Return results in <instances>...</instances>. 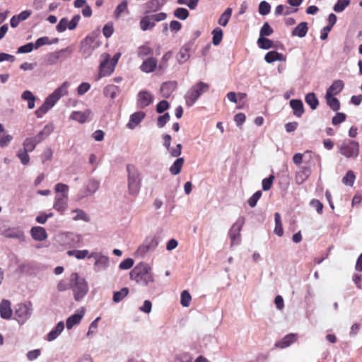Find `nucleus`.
Wrapping results in <instances>:
<instances>
[{
	"label": "nucleus",
	"instance_id": "nucleus-1",
	"mask_svg": "<svg viewBox=\"0 0 362 362\" xmlns=\"http://www.w3.org/2000/svg\"><path fill=\"white\" fill-rule=\"evenodd\" d=\"M130 279L137 284L147 286L154 281L151 267L145 262H140L131 272Z\"/></svg>",
	"mask_w": 362,
	"mask_h": 362
},
{
	"label": "nucleus",
	"instance_id": "nucleus-2",
	"mask_svg": "<svg viewBox=\"0 0 362 362\" xmlns=\"http://www.w3.org/2000/svg\"><path fill=\"white\" fill-rule=\"evenodd\" d=\"M70 281L72 283L71 288L76 301H80L88 291V286L86 279L79 276L78 274L74 272L70 275Z\"/></svg>",
	"mask_w": 362,
	"mask_h": 362
},
{
	"label": "nucleus",
	"instance_id": "nucleus-3",
	"mask_svg": "<svg viewBox=\"0 0 362 362\" xmlns=\"http://www.w3.org/2000/svg\"><path fill=\"white\" fill-rule=\"evenodd\" d=\"M128 189L129 193L133 196L136 195L140 190L141 177L138 169L133 165H127Z\"/></svg>",
	"mask_w": 362,
	"mask_h": 362
},
{
	"label": "nucleus",
	"instance_id": "nucleus-4",
	"mask_svg": "<svg viewBox=\"0 0 362 362\" xmlns=\"http://www.w3.org/2000/svg\"><path fill=\"white\" fill-rule=\"evenodd\" d=\"M209 86L204 82H199L194 85L186 93L185 98L188 107L192 106L201 95L209 90Z\"/></svg>",
	"mask_w": 362,
	"mask_h": 362
},
{
	"label": "nucleus",
	"instance_id": "nucleus-5",
	"mask_svg": "<svg viewBox=\"0 0 362 362\" xmlns=\"http://www.w3.org/2000/svg\"><path fill=\"white\" fill-rule=\"evenodd\" d=\"M166 18L167 14L164 12L145 16L140 20V28L143 31L151 30L155 27L156 22L163 21Z\"/></svg>",
	"mask_w": 362,
	"mask_h": 362
},
{
	"label": "nucleus",
	"instance_id": "nucleus-6",
	"mask_svg": "<svg viewBox=\"0 0 362 362\" xmlns=\"http://www.w3.org/2000/svg\"><path fill=\"white\" fill-rule=\"evenodd\" d=\"M339 153L347 158H356L359 154V144L357 141H344L339 147Z\"/></svg>",
	"mask_w": 362,
	"mask_h": 362
},
{
	"label": "nucleus",
	"instance_id": "nucleus-7",
	"mask_svg": "<svg viewBox=\"0 0 362 362\" xmlns=\"http://www.w3.org/2000/svg\"><path fill=\"white\" fill-rule=\"evenodd\" d=\"M121 57L119 52L116 53L111 61H110V56L107 54L103 62L100 65V77H103L110 75L115 70V67Z\"/></svg>",
	"mask_w": 362,
	"mask_h": 362
},
{
	"label": "nucleus",
	"instance_id": "nucleus-8",
	"mask_svg": "<svg viewBox=\"0 0 362 362\" xmlns=\"http://www.w3.org/2000/svg\"><path fill=\"white\" fill-rule=\"evenodd\" d=\"M31 315V309L25 304H20L15 310V319L20 325L24 324Z\"/></svg>",
	"mask_w": 362,
	"mask_h": 362
},
{
	"label": "nucleus",
	"instance_id": "nucleus-9",
	"mask_svg": "<svg viewBox=\"0 0 362 362\" xmlns=\"http://www.w3.org/2000/svg\"><path fill=\"white\" fill-rule=\"evenodd\" d=\"M158 245V241L154 237L147 238L142 245L136 250V253L140 256H144L146 253L155 250Z\"/></svg>",
	"mask_w": 362,
	"mask_h": 362
},
{
	"label": "nucleus",
	"instance_id": "nucleus-10",
	"mask_svg": "<svg viewBox=\"0 0 362 362\" xmlns=\"http://www.w3.org/2000/svg\"><path fill=\"white\" fill-rule=\"evenodd\" d=\"M298 339V334L290 333L284 336L280 341H276L274 346L278 349H284L297 341Z\"/></svg>",
	"mask_w": 362,
	"mask_h": 362
},
{
	"label": "nucleus",
	"instance_id": "nucleus-11",
	"mask_svg": "<svg viewBox=\"0 0 362 362\" xmlns=\"http://www.w3.org/2000/svg\"><path fill=\"white\" fill-rule=\"evenodd\" d=\"M69 87V82L65 81L47 98L55 104L62 97L68 94Z\"/></svg>",
	"mask_w": 362,
	"mask_h": 362
},
{
	"label": "nucleus",
	"instance_id": "nucleus-12",
	"mask_svg": "<svg viewBox=\"0 0 362 362\" xmlns=\"http://www.w3.org/2000/svg\"><path fill=\"white\" fill-rule=\"evenodd\" d=\"M157 68H158V61L153 57L145 59L139 66L142 72L147 74L153 72Z\"/></svg>",
	"mask_w": 362,
	"mask_h": 362
},
{
	"label": "nucleus",
	"instance_id": "nucleus-13",
	"mask_svg": "<svg viewBox=\"0 0 362 362\" xmlns=\"http://www.w3.org/2000/svg\"><path fill=\"white\" fill-rule=\"evenodd\" d=\"M13 315L11 303L7 299H3L0 302V316L2 319L10 320Z\"/></svg>",
	"mask_w": 362,
	"mask_h": 362
},
{
	"label": "nucleus",
	"instance_id": "nucleus-14",
	"mask_svg": "<svg viewBox=\"0 0 362 362\" xmlns=\"http://www.w3.org/2000/svg\"><path fill=\"white\" fill-rule=\"evenodd\" d=\"M68 194H57L53 207L55 210L62 213L67 207Z\"/></svg>",
	"mask_w": 362,
	"mask_h": 362
},
{
	"label": "nucleus",
	"instance_id": "nucleus-15",
	"mask_svg": "<svg viewBox=\"0 0 362 362\" xmlns=\"http://www.w3.org/2000/svg\"><path fill=\"white\" fill-rule=\"evenodd\" d=\"M153 97L148 91H140L138 94L137 104L140 108L148 106L153 102Z\"/></svg>",
	"mask_w": 362,
	"mask_h": 362
},
{
	"label": "nucleus",
	"instance_id": "nucleus-16",
	"mask_svg": "<svg viewBox=\"0 0 362 362\" xmlns=\"http://www.w3.org/2000/svg\"><path fill=\"white\" fill-rule=\"evenodd\" d=\"M92 112L89 109H87L83 112L74 111L70 115V119L83 124L88 120Z\"/></svg>",
	"mask_w": 362,
	"mask_h": 362
},
{
	"label": "nucleus",
	"instance_id": "nucleus-17",
	"mask_svg": "<svg viewBox=\"0 0 362 362\" xmlns=\"http://www.w3.org/2000/svg\"><path fill=\"white\" fill-rule=\"evenodd\" d=\"M33 238L37 241H42L47 239V234L45 229L40 226H35L30 230Z\"/></svg>",
	"mask_w": 362,
	"mask_h": 362
},
{
	"label": "nucleus",
	"instance_id": "nucleus-18",
	"mask_svg": "<svg viewBox=\"0 0 362 362\" xmlns=\"http://www.w3.org/2000/svg\"><path fill=\"white\" fill-rule=\"evenodd\" d=\"M146 114L144 112H136L130 116V119L127 126L129 129H134L145 117Z\"/></svg>",
	"mask_w": 362,
	"mask_h": 362
},
{
	"label": "nucleus",
	"instance_id": "nucleus-19",
	"mask_svg": "<svg viewBox=\"0 0 362 362\" xmlns=\"http://www.w3.org/2000/svg\"><path fill=\"white\" fill-rule=\"evenodd\" d=\"M241 227V225L235 223L232 226L231 228L230 229L229 237L231 240L232 245L239 243Z\"/></svg>",
	"mask_w": 362,
	"mask_h": 362
},
{
	"label": "nucleus",
	"instance_id": "nucleus-20",
	"mask_svg": "<svg viewBox=\"0 0 362 362\" xmlns=\"http://www.w3.org/2000/svg\"><path fill=\"white\" fill-rule=\"evenodd\" d=\"M290 106L293 109V115L298 117H300L304 113V107L300 100L293 99L290 100Z\"/></svg>",
	"mask_w": 362,
	"mask_h": 362
},
{
	"label": "nucleus",
	"instance_id": "nucleus-21",
	"mask_svg": "<svg viewBox=\"0 0 362 362\" xmlns=\"http://www.w3.org/2000/svg\"><path fill=\"white\" fill-rule=\"evenodd\" d=\"M344 84L341 80L334 81L327 90L326 94L334 95H338L344 88Z\"/></svg>",
	"mask_w": 362,
	"mask_h": 362
},
{
	"label": "nucleus",
	"instance_id": "nucleus-22",
	"mask_svg": "<svg viewBox=\"0 0 362 362\" xmlns=\"http://www.w3.org/2000/svg\"><path fill=\"white\" fill-rule=\"evenodd\" d=\"M55 104L47 98L44 103L35 110V114L37 117H42L47 111L52 108Z\"/></svg>",
	"mask_w": 362,
	"mask_h": 362
},
{
	"label": "nucleus",
	"instance_id": "nucleus-23",
	"mask_svg": "<svg viewBox=\"0 0 362 362\" xmlns=\"http://www.w3.org/2000/svg\"><path fill=\"white\" fill-rule=\"evenodd\" d=\"M42 141L37 136L33 137L27 138L23 141V149L27 151L28 152L33 151L36 145L41 142Z\"/></svg>",
	"mask_w": 362,
	"mask_h": 362
},
{
	"label": "nucleus",
	"instance_id": "nucleus-24",
	"mask_svg": "<svg viewBox=\"0 0 362 362\" xmlns=\"http://www.w3.org/2000/svg\"><path fill=\"white\" fill-rule=\"evenodd\" d=\"M308 30V24L305 22L300 23L292 31V35L303 37Z\"/></svg>",
	"mask_w": 362,
	"mask_h": 362
},
{
	"label": "nucleus",
	"instance_id": "nucleus-25",
	"mask_svg": "<svg viewBox=\"0 0 362 362\" xmlns=\"http://www.w3.org/2000/svg\"><path fill=\"white\" fill-rule=\"evenodd\" d=\"M176 88V83L165 82L160 87V92L163 97L168 98Z\"/></svg>",
	"mask_w": 362,
	"mask_h": 362
},
{
	"label": "nucleus",
	"instance_id": "nucleus-26",
	"mask_svg": "<svg viewBox=\"0 0 362 362\" xmlns=\"http://www.w3.org/2000/svg\"><path fill=\"white\" fill-rule=\"evenodd\" d=\"M184 163H185L184 158H177L175 160V162L173 163V164L169 168V170H170V173L173 175H178L180 173L181 170H182V166L184 165Z\"/></svg>",
	"mask_w": 362,
	"mask_h": 362
},
{
	"label": "nucleus",
	"instance_id": "nucleus-27",
	"mask_svg": "<svg viewBox=\"0 0 362 362\" xmlns=\"http://www.w3.org/2000/svg\"><path fill=\"white\" fill-rule=\"evenodd\" d=\"M64 329V322H58L56 327L48 334L47 339L49 341H53L61 334Z\"/></svg>",
	"mask_w": 362,
	"mask_h": 362
},
{
	"label": "nucleus",
	"instance_id": "nucleus-28",
	"mask_svg": "<svg viewBox=\"0 0 362 362\" xmlns=\"http://www.w3.org/2000/svg\"><path fill=\"white\" fill-rule=\"evenodd\" d=\"M83 316V311L81 314L76 313L68 317L66 320V327L71 329L74 325L78 324Z\"/></svg>",
	"mask_w": 362,
	"mask_h": 362
},
{
	"label": "nucleus",
	"instance_id": "nucleus-29",
	"mask_svg": "<svg viewBox=\"0 0 362 362\" xmlns=\"http://www.w3.org/2000/svg\"><path fill=\"white\" fill-rule=\"evenodd\" d=\"M325 99L327 101V105L333 110L338 111L340 108V103L339 100L335 98L334 95H325Z\"/></svg>",
	"mask_w": 362,
	"mask_h": 362
},
{
	"label": "nucleus",
	"instance_id": "nucleus-30",
	"mask_svg": "<svg viewBox=\"0 0 362 362\" xmlns=\"http://www.w3.org/2000/svg\"><path fill=\"white\" fill-rule=\"evenodd\" d=\"M123 13H126L127 14L129 13V11L128 9V2L127 0L122 1L117 6L114 11L115 17L116 18H119Z\"/></svg>",
	"mask_w": 362,
	"mask_h": 362
},
{
	"label": "nucleus",
	"instance_id": "nucleus-31",
	"mask_svg": "<svg viewBox=\"0 0 362 362\" xmlns=\"http://www.w3.org/2000/svg\"><path fill=\"white\" fill-rule=\"evenodd\" d=\"M153 49L148 45V43L139 47L137 50V55L140 58H144L147 56L152 55Z\"/></svg>",
	"mask_w": 362,
	"mask_h": 362
},
{
	"label": "nucleus",
	"instance_id": "nucleus-32",
	"mask_svg": "<svg viewBox=\"0 0 362 362\" xmlns=\"http://www.w3.org/2000/svg\"><path fill=\"white\" fill-rule=\"evenodd\" d=\"M21 98L23 100L28 101V107L33 109L35 107V97L30 90H25L22 95Z\"/></svg>",
	"mask_w": 362,
	"mask_h": 362
},
{
	"label": "nucleus",
	"instance_id": "nucleus-33",
	"mask_svg": "<svg viewBox=\"0 0 362 362\" xmlns=\"http://www.w3.org/2000/svg\"><path fill=\"white\" fill-rule=\"evenodd\" d=\"M305 100L312 110H315L318 106L319 101L314 93H308L305 95Z\"/></svg>",
	"mask_w": 362,
	"mask_h": 362
},
{
	"label": "nucleus",
	"instance_id": "nucleus-34",
	"mask_svg": "<svg viewBox=\"0 0 362 362\" xmlns=\"http://www.w3.org/2000/svg\"><path fill=\"white\" fill-rule=\"evenodd\" d=\"M118 92L119 88L113 84L107 85L104 88L103 91L105 96L110 98L112 99H114L116 97Z\"/></svg>",
	"mask_w": 362,
	"mask_h": 362
},
{
	"label": "nucleus",
	"instance_id": "nucleus-35",
	"mask_svg": "<svg viewBox=\"0 0 362 362\" xmlns=\"http://www.w3.org/2000/svg\"><path fill=\"white\" fill-rule=\"evenodd\" d=\"M93 257H94L93 254L88 256V258ZM95 267H101L105 268L108 266L109 259L107 257L103 256V255H95Z\"/></svg>",
	"mask_w": 362,
	"mask_h": 362
},
{
	"label": "nucleus",
	"instance_id": "nucleus-36",
	"mask_svg": "<svg viewBox=\"0 0 362 362\" xmlns=\"http://www.w3.org/2000/svg\"><path fill=\"white\" fill-rule=\"evenodd\" d=\"M275 219V228L274 233L279 237L282 236L284 234L283 226L281 223V216L279 213L276 212L274 214Z\"/></svg>",
	"mask_w": 362,
	"mask_h": 362
},
{
	"label": "nucleus",
	"instance_id": "nucleus-37",
	"mask_svg": "<svg viewBox=\"0 0 362 362\" xmlns=\"http://www.w3.org/2000/svg\"><path fill=\"white\" fill-rule=\"evenodd\" d=\"M282 59V54L276 51H271L264 56V59L267 63H272L275 61H280Z\"/></svg>",
	"mask_w": 362,
	"mask_h": 362
},
{
	"label": "nucleus",
	"instance_id": "nucleus-38",
	"mask_svg": "<svg viewBox=\"0 0 362 362\" xmlns=\"http://www.w3.org/2000/svg\"><path fill=\"white\" fill-rule=\"evenodd\" d=\"M72 213L75 214L76 215L73 217V219L74 221H79L82 220L86 222H89L90 218V217L86 214V213L81 210V209H74L72 211Z\"/></svg>",
	"mask_w": 362,
	"mask_h": 362
},
{
	"label": "nucleus",
	"instance_id": "nucleus-39",
	"mask_svg": "<svg viewBox=\"0 0 362 362\" xmlns=\"http://www.w3.org/2000/svg\"><path fill=\"white\" fill-rule=\"evenodd\" d=\"M128 288H122L120 291L114 293L112 300L115 303H119L123 300L128 295Z\"/></svg>",
	"mask_w": 362,
	"mask_h": 362
},
{
	"label": "nucleus",
	"instance_id": "nucleus-40",
	"mask_svg": "<svg viewBox=\"0 0 362 362\" xmlns=\"http://www.w3.org/2000/svg\"><path fill=\"white\" fill-rule=\"evenodd\" d=\"M213 38L212 42L214 45H218L223 38V30L217 27L214 28L212 31Z\"/></svg>",
	"mask_w": 362,
	"mask_h": 362
},
{
	"label": "nucleus",
	"instance_id": "nucleus-41",
	"mask_svg": "<svg viewBox=\"0 0 362 362\" xmlns=\"http://www.w3.org/2000/svg\"><path fill=\"white\" fill-rule=\"evenodd\" d=\"M232 9L230 8H228L220 16L218 19V24L222 26H226L231 16Z\"/></svg>",
	"mask_w": 362,
	"mask_h": 362
},
{
	"label": "nucleus",
	"instance_id": "nucleus-42",
	"mask_svg": "<svg viewBox=\"0 0 362 362\" xmlns=\"http://www.w3.org/2000/svg\"><path fill=\"white\" fill-rule=\"evenodd\" d=\"M192 300V296L190 293L185 290L181 293L180 304L183 307H189Z\"/></svg>",
	"mask_w": 362,
	"mask_h": 362
},
{
	"label": "nucleus",
	"instance_id": "nucleus-43",
	"mask_svg": "<svg viewBox=\"0 0 362 362\" xmlns=\"http://www.w3.org/2000/svg\"><path fill=\"white\" fill-rule=\"evenodd\" d=\"M69 256H74L78 259H82L86 257L88 255L87 250H69L67 252Z\"/></svg>",
	"mask_w": 362,
	"mask_h": 362
},
{
	"label": "nucleus",
	"instance_id": "nucleus-44",
	"mask_svg": "<svg viewBox=\"0 0 362 362\" xmlns=\"http://www.w3.org/2000/svg\"><path fill=\"white\" fill-rule=\"evenodd\" d=\"M257 44L259 47L264 49H268L271 48L273 45V42L264 37H261L257 40Z\"/></svg>",
	"mask_w": 362,
	"mask_h": 362
},
{
	"label": "nucleus",
	"instance_id": "nucleus-45",
	"mask_svg": "<svg viewBox=\"0 0 362 362\" xmlns=\"http://www.w3.org/2000/svg\"><path fill=\"white\" fill-rule=\"evenodd\" d=\"M171 56H172L171 52H168L163 54V56L160 59L159 64L158 65V69L164 70L165 69H166L168 67V61L170 59Z\"/></svg>",
	"mask_w": 362,
	"mask_h": 362
},
{
	"label": "nucleus",
	"instance_id": "nucleus-46",
	"mask_svg": "<svg viewBox=\"0 0 362 362\" xmlns=\"http://www.w3.org/2000/svg\"><path fill=\"white\" fill-rule=\"evenodd\" d=\"M53 131L52 125L47 124L44 127L43 129L40 131L36 136L40 139L41 141L44 140Z\"/></svg>",
	"mask_w": 362,
	"mask_h": 362
},
{
	"label": "nucleus",
	"instance_id": "nucleus-47",
	"mask_svg": "<svg viewBox=\"0 0 362 362\" xmlns=\"http://www.w3.org/2000/svg\"><path fill=\"white\" fill-rule=\"evenodd\" d=\"M355 175L352 170H349L342 179V182L348 186H352L355 180Z\"/></svg>",
	"mask_w": 362,
	"mask_h": 362
},
{
	"label": "nucleus",
	"instance_id": "nucleus-48",
	"mask_svg": "<svg viewBox=\"0 0 362 362\" xmlns=\"http://www.w3.org/2000/svg\"><path fill=\"white\" fill-rule=\"evenodd\" d=\"M174 16L180 20H185L189 16V11L185 8H177L174 11Z\"/></svg>",
	"mask_w": 362,
	"mask_h": 362
},
{
	"label": "nucleus",
	"instance_id": "nucleus-49",
	"mask_svg": "<svg viewBox=\"0 0 362 362\" xmlns=\"http://www.w3.org/2000/svg\"><path fill=\"white\" fill-rule=\"evenodd\" d=\"M18 158L21 160V162L23 165L28 164L30 161V156L28 152L24 149H21L17 153Z\"/></svg>",
	"mask_w": 362,
	"mask_h": 362
},
{
	"label": "nucleus",
	"instance_id": "nucleus-50",
	"mask_svg": "<svg viewBox=\"0 0 362 362\" xmlns=\"http://www.w3.org/2000/svg\"><path fill=\"white\" fill-rule=\"evenodd\" d=\"M271 6L270 4L266 1H261L259 5V13L262 16H266L270 13Z\"/></svg>",
	"mask_w": 362,
	"mask_h": 362
},
{
	"label": "nucleus",
	"instance_id": "nucleus-51",
	"mask_svg": "<svg viewBox=\"0 0 362 362\" xmlns=\"http://www.w3.org/2000/svg\"><path fill=\"white\" fill-rule=\"evenodd\" d=\"M349 4V0H338L333 9L335 12L339 13L343 11Z\"/></svg>",
	"mask_w": 362,
	"mask_h": 362
},
{
	"label": "nucleus",
	"instance_id": "nucleus-52",
	"mask_svg": "<svg viewBox=\"0 0 362 362\" xmlns=\"http://www.w3.org/2000/svg\"><path fill=\"white\" fill-rule=\"evenodd\" d=\"M274 178V175H270L269 177L263 179L262 182V189L264 191L270 189L272 186Z\"/></svg>",
	"mask_w": 362,
	"mask_h": 362
},
{
	"label": "nucleus",
	"instance_id": "nucleus-53",
	"mask_svg": "<svg viewBox=\"0 0 362 362\" xmlns=\"http://www.w3.org/2000/svg\"><path fill=\"white\" fill-rule=\"evenodd\" d=\"M274 30L269 25V24L267 22H265L261 30H260V36L261 37H265V36H269L273 33Z\"/></svg>",
	"mask_w": 362,
	"mask_h": 362
},
{
	"label": "nucleus",
	"instance_id": "nucleus-54",
	"mask_svg": "<svg viewBox=\"0 0 362 362\" xmlns=\"http://www.w3.org/2000/svg\"><path fill=\"white\" fill-rule=\"evenodd\" d=\"M346 115L343 112H337L335 116L332 117V123L333 125H337L346 120Z\"/></svg>",
	"mask_w": 362,
	"mask_h": 362
},
{
	"label": "nucleus",
	"instance_id": "nucleus-55",
	"mask_svg": "<svg viewBox=\"0 0 362 362\" xmlns=\"http://www.w3.org/2000/svg\"><path fill=\"white\" fill-rule=\"evenodd\" d=\"M72 283L69 281L68 282L66 280H61L57 286V288L59 291H65L68 289L71 288Z\"/></svg>",
	"mask_w": 362,
	"mask_h": 362
},
{
	"label": "nucleus",
	"instance_id": "nucleus-56",
	"mask_svg": "<svg viewBox=\"0 0 362 362\" xmlns=\"http://www.w3.org/2000/svg\"><path fill=\"white\" fill-rule=\"evenodd\" d=\"M262 192L257 191L249 199L247 200V203L251 207H255L257 204V202L262 197Z\"/></svg>",
	"mask_w": 362,
	"mask_h": 362
},
{
	"label": "nucleus",
	"instance_id": "nucleus-57",
	"mask_svg": "<svg viewBox=\"0 0 362 362\" xmlns=\"http://www.w3.org/2000/svg\"><path fill=\"white\" fill-rule=\"evenodd\" d=\"M170 115L169 113H165L164 115L159 116L157 119V126L159 128L163 127L166 123L170 120Z\"/></svg>",
	"mask_w": 362,
	"mask_h": 362
},
{
	"label": "nucleus",
	"instance_id": "nucleus-58",
	"mask_svg": "<svg viewBox=\"0 0 362 362\" xmlns=\"http://www.w3.org/2000/svg\"><path fill=\"white\" fill-rule=\"evenodd\" d=\"M182 146L181 144H178L176 145V146L175 148H170V150H168V152L170 153V156L172 157H175V158H177L178 156H180L182 153Z\"/></svg>",
	"mask_w": 362,
	"mask_h": 362
},
{
	"label": "nucleus",
	"instance_id": "nucleus-59",
	"mask_svg": "<svg viewBox=\"0 0 362 362\" xmlns=\"http://www.w3.org/2000/svg\"><path fill=\"white\" fill-rule=\"evenodd\" d=\"M56 28L59 33L65 31L68 28V19L66 18H62Z\"/></svg>",
	"mask_w": 362,
	"mask_h": 362
},
{
	"label": "nucleus",
	"instance_id": "nucleus-60",
	"mask_svg": "<svg viewBox=\"0 0 362 362\" xmlns=\"http://www.w3.org/2000/svg\"><path fill=\"white\" fill-rule=\"evenodd\" d=\"M55 191L57 194H68L69 186L63 183H58L55 185Z\"/></svg>",
	"mask_w": 362,
	"mask_h": 362
},
{
	"label": "nucleus",
	"instance_id": "nucleus-61",
	"mask_svg": "<svg viewBox=\"0 0 362 362\" xmlns=\"http://www.w3.org/2000/svg\"><path fill=\"white\" fill-rule=\"evenodd\" d=\"M90 88V85L88 83L83 82L79 85L77 88V93L79 95H83L88 92Z\"/></svg>",
	"mask_w": 362,
	"mask_h": 362
},
{
	"label": "nucleus",
	"instance_id": "nucleus-62",
	"mask_svg": "<svg viewBox=\"0 0 362 362\" xmlns=\"http://www.w3.org/2000/svg\"><path fill=\"white\" fill-rule=\"evenodd\" d=\"M134 265V260L132 258H127L123 260L119 264V269H129L132 268Z\"/></svg>",
	"mask_w": 362,
	"mask_h": 362
},
{
	"label": "nucleus",
	"instance_id": "nucleus-63",
	"mask_svg": "<svg viewBox=\"0 0 362 362\" xmlns=\"http://www.w3.org/2000/svg\"><path fill=\"white\" fill-rule=\"evenodd\" d=\"M51 42L49 41V39L48 37H42L38 38L35 43V48L38 49L40 47L45 45H49Z\"/></svg>",
	"mask_w": 362,
	"mask_h": 362
},
{
	"label": "nucleus",
	"instance_id": "nucleus-64",
	"mask_svg": "<svg viewBox=\"0 0 362 362\" xmlns=\"http://www.w3.org/2000/svg\"><path fill=\"white\" fill-rule=\"evenodd\" d=\"M34 47H35V45H33V43L30 42V43H28L25 45L21 46L20 47H18L17 52L18 53H29V52H32V50L33 49Z\"/></svg>",
	"mask_w": 362,
	"mask_h": 362
}]
</instances>
